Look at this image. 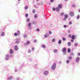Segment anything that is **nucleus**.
<instances>
[{
	"label": "nucleus",
	"mask_w": 80,
	"mask_h": 80,
	"mask_svg": "<svg viewBox=\"0 0 80 80\" xmlns=\"http://www.w3.org/2000/svg\"><path fill=\"white\" fill-rule=\"evenodd\" d=\"M30 41H27L26 43H25L24 44V45L25 46H27V45H28L29 44H30Z\"/></svg>",
	"instance_id": "5"
},
{
	"label": "nucleus",
	"mask_w": 80,
	"mask_h": 80,
	"mask_svg": "<svg viewBox=\"0 0 80 80\" xmlns=\"http://www.w3.org/2000/svg\"><path fill=\"white\" fill-rule=\"evenodd\" d=\"M71 42H73V39H72V40H71Z\"/></svg>",
	"instance_id": "58"
},
{
	"label": "nucleus",
	"mask_w": 80,
	"mask_h": 80,
	"mask_svg": "<svg viewBox=\"0 0 80 80\" xmlns=\"http://www.w3.org/2000/svg\"><path fill=\"white\" fill-rule=\"evenodd\" d=\"M74 55L73 53H71V55L72 56V55Z\"/></svg>",
	"instance_id": "55"
},
{
	"label": "nucleus",
	"mask_w": 80,
	"mask_h": 80,
	"mask_svg": "<svg viewBox=\"0 0 80 80\" xmlns=\"http://www.w3.org/2000/svg\"><path fill=\"white\" fill-rule=\"evenodd\" d=\"M34 8H37V6H36V5H34Z\"/></svg>",
	"instance_id": "53"
},
{
	"label": "nucleus",
	"mask_w": 80,
	"mask_h": 80,
	"mask_svg": "<svg viewBox=\"0 0 80 80\" xmlns=\"http://www.w3.org/2000/svg\"><path fill=\"white\" fill-rule=\"evenodd\" d=\"M72 44L71 42H68V46H69V47L70 46V45H71Z\"/></svg>",
	"instance_id": "18"
},
{
	"label": "nucleus",
	"mask_w": 80,
	"mask_h": 80,
	"mask_svg": "<svg viewBox=\"0 0 80 80\" xmlns=\"http://www.w3.org/2000/svg\"><path fill=\"white\" fill-rule=\"evenodd\" d=\"M28 60H29V61H30V62H31L32 61V58H30Z\"/></svg>",
	"instance_id": "40"
},
{
	"label": "nucleus",
	"mask_w": 80,
	"mask_h": 80,
	"mask_svg": "<svg viewBox=\"0 0 80 80\" xmlns=\"http://www.w3.org/2000/svg\"><path fill=\"white\" fill-rule=\"evenodd\" d=\"M72 8H75L76 7V5L75 4H73L72 6Z\"/></svg>",
	"instance_id": "29"
},
{
	"label": "nucleus",
	"mask_w": 80,
	"mask_h": 80,
	"mask_svg": "<svg viewBox=\"0 0 80 80\" xmlns=\"http://www.w3.org/2000/svg\"><path fill=\"white\" fill-rule=\"evenodd\" d=\"M67 25H64L63 26V27H64V28H66V27H67Z\"/></svg>",
	"instance_id": "49"
},
{
	"label": "nucleus",
	"mask_w": 80,
	"mask_h": 80,
	"mask_svg": "<svg viewBox=\"0 0 80 80\" xmlns=\"http://www.w3.org/2000/svg\"><path fill=\"white\" fill-rule=\"evenodd\" d=\"M78 45V43H77V42H76V43H74V45L76 47H77Z\"/></svg>",
	"instance_id": "25"
},
{
	"label": "nucleus",
	"mask_w": 80,
	"mask_h": 80,
	"mask_svg": "<svg viewBox=\"0 0 80 80\" xmlns=\"http://www.w3.org/2000/svg\"><path fill=\"white\" fill-rule=\"evenodd\" d=\"M42 47L43 48H45L46 47L45 45H42Z\"/></svg>",
	"instance_id": "34"
},
{
	"label": "nucleus",
	"mask_w": 80,
	"mask_h": 80,
	"mask_svg": "<svg viewBox=\"0 0 80 80\" xmlns=\"http://www.w3.org/2000/svg\"><path fill=\"white\" fill-rule=\"evenodd\" d=\"M26 21L27 22H30V19H29V18H28V19H27Z\"/></svg>",
	"instance_id": "21"
},
{
	"label": "nucleus",
	"mask_w": 80,
	"mask_h": 80,
	"mask_svg": "<svg viewBox=\"0 0 80 80\" xmlns=\"http://www.w3.org/2000/svg\"><path fill=\"white\" fill-rule=\"evenodd\" d=\"M19 40H20V38H16V39L15 43L16 44H19L20 43Z\"/></svg>",
	"instance_id": "3"
},
{
	"label": "nucleus",
	"mask_w": 80,
	"mask_h": 80,
	"mask_svg": "<svg viewBox=\"0 0 80 80\" xmlns=\"http://www.w3.org/2000/svg\"><path fill=\"white\" fill-rule=\"evenodd\" d=\"M58 7H59V10H60V9H62V4H59L58 5Z\"/></svg>",
	"instance_id": "9"
},
{
	"label": "nucleus",
	"mask_w": 80,
	"mask_h": 80,
	"mask_svg": "<svg viewBox=\"0 0 80 80\" xmlns=\"http://www.w3.org/2000/svg\"><path fill=\"white\" fill-rule=\"evenodd\" d=\"M27 35H26V34L24 35V37L26 38V37H27Z\"/></svg>",
	"instance_id": "51"
},
{
	"label": "nucleus",
	"mask_w": 80,
	"mask_h": 80,
	"mask_svg": "<svg viewBox=\"0 0 80 80\" xmlns=\"http://www.w3.org/2000/svg\"><path fill=\"white\" fill-rule=\"evenodd\" d=\"M62 40L63 41H65V40H66V38L65 37H63V38H62Z\"/></svg>",
	"instance_id": "33"
},
{
	"label": "nucleus",
	"mask_w": 80,
	"mask_h": 80,
	"mask_svg": "<svg viewBox=\"0 0 80 80\" xmlns=\"http://www.w3.org/2000/svg\"><path fill=\"white\" fill-rule=\"evenodd\" d=\"M32 24H35L36 25L37 24V22H36L35 21H33L32 22Z\"/></svg>",
	"instance_id": "19"
},
{
	"label": "nucleus",
	"mask_w": 80,
	"mask_h": 80,
	"mask_svg": "<svg viewBox=\"0 0 80 80\" xmlns=\"http://www.w3.org/2000/svg\"><path fill=\"white\" fill-rule=\"evenodd\" d=\"M13 77L12 76H9L8 78L7 79H8V80H11V79H13Z\"/></svg>",
	"instance_id": "8"
},
{
	"label": "nucleus",
	"mask_w": 80,
	"mask_h": 80,
	"mask_svg": "<svg viewBox=\"0 0 80 80\" xmlns=\"http://www.w3.org/2000/svg\"><path fill=\"white\" fill-rule=\"evenodd\" d=\"M14 36H17L18 34L17 33V32H15V33H14Z\"/></svg>",
	"instance_id": "30"
},
{
	"label": "nucleus",
	"mask_w": 80,
	"mask_h": 80,
	"mask_svg": "<svg viewBox=\"0 0 80 80\" xmlns=\"http://www.w3.org/2000/svg\"><path fill=\"white\" fill-rule=\"evenodd\" d=\"M79 18H80V16L79 15H78V16H77V19H79Z\"/></svg>",
	"instance_id": "38"
},
{
	"label": "nucleus",
	"mask_w": 80,
	"mask_h": 80,
	"mask_svg": "<svg viewBox=\"0 0 80 80\" xmlns=\"http://www.w3.org/2000/svg\"><path fill=\"white\" fill-rule=\"evenodd\" d=\"M31 22H30L29 23H28V26L31 27Z\"/></svg>",
	"instance_id": "31"
},
{
	"label": "nucleus",
	"mask_w": 80,
	"mask_h": 80,
	"mask_svg": "<svg viewBox=\"0 0 80 80\" xmlns=\"http://www.w3.org/2000/svg\"><path fill=\"white\" fill-rule=\"evenodd\" d=\"M23 65H22L21 66V67H20V69H21V68H22V67H23Z\"/></svg>",
	"instance_id": "48"
},
{
	"label": "nucleus",
	"mask_w": 80,
	"mask_h": 80,
	"mask_svg": "<svg viewBox=\"0 0 80 80\" xmlns=\"http://www.w3.org/2000/svg\"><path fill=\"white\" fill-rule=\"evenodd\" d=\"M40 30L39 29V28H38L37 29V31H38V32H39Z\"/></svg>",
	"instance_id": "41"
},
{
	"label": "nucleus",
	"mask_w": 80,
	"mask_h": 80,
	"mask_svg": "<svg viewBox=\"0 0 80 80\" xmlns=\"http://www.w3.org/2000/svg\"><path fill=\"white\" fill-rule=\"evenodd\" d=\"M18 47L17 45H16L14 47V50L16 51L18 50Z\"/></svg>",
	"instance_id": "12"
},
{
	"label": "nucleus",
	"mask_w": 80,
	"mask_h": 80,
	"mask_svg": "<svg viewBox=\"0 0 80 80\" xmlns=\"http://www.w3.org/2000/svg\"><path fill=\"white\" fill-rule=\"evenodd\" d=\"M10 54H6L5 55V60H8L10 59Z\"/></svg>",
	"instance_id": "2"
},
{
	"label": "nucleus",
	"mask_w": 80,
	"mask_h": 80,
	"mask_svg": "<svg viewBox=\"0 0 80 80\" xmlns=\"http://www.w3.org/2000/svg\"><path fill=\"white\" fill-rule=\"evenodd\" d=\"M62 62L61 61L59 62V63H62Z\"/></svg>",
	"instance_id": "63"
},
{
	"label": "nucleus",
	"mask_w": 80,
	"mask_h": 80,
	"mask_svg": "<svg viewBox=\"0 0 80 80\" xmlns=\"http://www.w3.org/2000/svg\"><path fill=\"white\" fill-rule=\"evenodd\" d=\"M52 10L53 11H55L56 10V9L55 8H53L52 9Z\"/></svg>",
	"instance_id": "39"
},
{
	"label": "nucleus",
	"mask_w": 80,
	"mask_h": 80,
	"mask_svg": "<svg viewBox=\"0 0 80 80\" xmlns=\"http://www.w3.org/2000/svg\"><path fill=\"white\" fill-rule=\"evenodd\" d=\"M78 56H80V53H78Z\"/></svg>",
	"instance_id": "59"
},
{
	"label": "nucleus",
	"mask_w": 80,
	"mask_h": 80,
	"mask_svg": "<svg viewBox=\"0 0 80 80\" xmlns=\"http://www.w3.org/2000/svg\"><path fill=\"white\" fill-rule=\"evenodd\" d=\"M68 53H70V52H71V49H70V48H68Z\"/></svg>",
	"instance_id": "23"
},
{
	"label": "nucleus",
	"mask_w": 80,
	"mask_h": 80,
	"mask_svg": "<svg viewBox=\"0 0 80 80\" xmlns=\"http://www.w3.org/2000/svg\"><path fill=\"white\" fill-rule=\"evenodd\" d=\"M68 37H69L70 38H71L72 37V35L70 34H69L68 35Z\"/></svg>",
	"instance_id": "37"
},
{
	"label": "nucleus",
	"mask_w": 80,
	"mask_h": 80,
	"mask_svg": "<svg viewBox=\"0 0 80 80\" xmlns=\"http://www.w3.org/2000/svg\"><path fill=\"white\" fill-rule=\"evenodd\" d=\"M28 6H26L25 7V9H26V10L28 9Z\"/></svg>",
	"instance_id": "28"
},
{
	"label": "nucleus",
	"mask_w": 80,
	"mask_h": 80,
	"mask_svg": "<svg viewBox=\"0 0 80 80\" xmlns=\"http://www.w3.org/2000/svg\"><path fill=\"white\" fill-rule=\"evenodd\" d=\"M62 40L61 39L59 40V41L58 42V44H61L62 43Z\"/></svg>",
	"instance_id": "16"
},
{
	"label": "nucleus",
	"mask_w": 80,
	"mask_h": 80,
	"mask_svg": "<svg viewBox=\"0 0 80 80\" xmlns=\"http://www.w3.org/2000/svg\"><path fill=\"white\" fill-rule=\"evenodd\" d=\"M28 53H31L32 51L31 50H30V49H29L28 51Z\"/></svg>",
	"instance_id": "24"
},
{
	"label": "nucleus",
	"mask_w": 80,
	"mask_h": 80,
	"mask_svg": "<svg viewBox=\"0 0 80 80\" xmlns=\"http://www.w3.org/2000/svg\"><path fill=\"white\" fill-rule=\"evenodd\" d=\"M49 73V72L48 71H47V70H46V71H45L43 72V74L44 75H45V76H47V75H48V74Z\"/></svg>",
	"instance_id": "4"
},
{
	"label": "nucleus",
	"mask_w": 80,
	"mask_h": 80,
	"mask_svg": "<svg viewBox=\"0 0 80 80\" xmlns=\"http://www.w3.org/2000/svg\"><path fill=\"white\" fill-rule=\"evenodd\" d=\"M52 32H51V31H49V34H52Z\"/></svg>",
	"instance_id": "42"
},
{
	"label": "nucleus",
	"mask_w": 80,
	"mask_h": 80,
	"mask_svg": "<svg viewBox=\"0 0 80 80\" xmlns=\"http://www.w3.org/2000/svg\"><path fill=\"white\" fill-rule=\"evenodd\" d=\"M62 51L63 52H65L66 51V48H63L62 50Z\"/></svg>",
	"instance_id": "13"
},
{
	"label": "nucleus",
	"mask_w": 80,
	"mask_h": 80,
	"mask_svg": "<svg viewBox=\"0 0 80 80\" xmlns=\"http://www.w3.org/2000/svg\"><path fill=\"white\" fill-rule=\"evenodd\" d=\"M35 10H33L32 11V12H33V13H35Z\"/></svg>",
	"instance_id": "52"
},
{
	"label": "nucleus",
	"mask_w": 80,
	"mask_h": 80,
	"mask_svg": "<svg viewBox=\"0 0 80 80\" xmlns=\"http://www.w3.org/2000/svg\"><path fill=\"white\" fill-rule=\"evenodd\" d=\"M34 18H37V14H35L34 16Z\"/></svg>",
	"instance_id": "36"
},
{
	"label": "nucleus",
	"mask_w": 80,
	"mask_h": 80,
	"mask_svg": "<svg viewBox=\"0 0 80 80\" xmlns=\"http://www.w3.org/2000/svg\"><path fill=\"white\" fill-rule=\"evenodd\" d=\"M64 16H65V18L63 19V20L64 21H66V17H65V15H64Z\"/></svg>",
	"instance_id": "32"
},
{
	"label": "nucleus",
	"mask_w": 80,
	"mask_h": 80,
	"mask_svg": "<svg viewBox=\"0 0 80 80\" xmlns=\"http://www.w3.org/2000/svg\"><path fill=\"white\" fill-rule=\"evenodd\" d=\"M15 72H17V69H15Z\"/></svg>",
	"instance_id": "56"
},
{
	"label": "nucleus",
	"mask_w": 80,
	"mask_h": 80,
	"mask_svg": "<svg viewBox=\"0 0 80 80\" xmlns=\"http://www.w3.org/2000/svg\"><path fill=\"white\" fill-rule=\"evenodd\" d=\"M56 67V63H53V65H52L51 67V69L52 70H55Z\"/></svg>",
	"instance_id": "1"
},
{
	"label": "nucleus",
	"mask_w": 80,
	"mask_h": 80,
	"mask_svg": "<svg viewBox=\"0 0 80 80\" xmlns=\"http://www.w3.org/2000/svg\"><path fill=\"white\" fill-rule=\"evenodd\" d=\"M56 10L57 11V12H59V11H60V9L59 7L56 8Z\"/></svg>",
	"instance_id": "15"
},
{
	"label": "nucleus",
	"mask_w": 80,
	"mask_h": 80,
	"mask_svg": "<svg viewBox=\"0 0 80 80\" xmlns=\"http://www.w3.org/2000/svg\"><path fill=\"white\" fill-rule=\"evenodd\" d=\"M17 79L18 80H19V78H17Z\"/></svg>",
	"instance_id": "61"
},
{
	"label": "nucleus",
	"mask_w": 80,
	"mask_h": 80,
	"mask_svg": "<svg viewBox=\"0 0 80 80\" xmlns=\"http://www.w3.org/2000/svg\"><path fill=\"white\" fill-rule=\"evenodd\" d=\"M56 41V39L55 38H53L52 40V42H54Z\"/></svg>",
	"instance_id": "27"
},
{
	"label": "nucleus",
	"mask_w": 80,
	"mask_h": 80,
	"mask_svg": "<svg viewBox=\"0 0 80 80\" xmlns=\"http://www.w3.org/2000/svg\"><path fill=\"white\" fill-rule=\"evenodd\" d=\"M34 67H37L38 65H37V64H36V65H34Z\"/></svg>",
	"instance_id": "60"
},
{
	"label": "nucleus",
	"mask_w": 80,
	"mask_h": 80,
	"mask_svg": "<svg viewBox=\"0 0 80 80\" xmlns=\"http://www.w3.org/2000/svg\"><path fill=\"white\" fill-rule=\"evenodd\" d=\"M72 57H69L68 58V59H69V60H71L72 59Z\"/></svg>",
	"instance_id": "46"
},
{
	"label": "nucleus",
	"mask_w": 80,
	"mask_h": 80,
	"mask_svg": "<svg viewBox=\"0 0 80 80\" xmlns=\"http://www.w3.org/2000/svg\"><path fill=\"white\" fill-rule=\"evenodd\" d=\"M80 58L79 57H77L76 58V62L77 63H78L79 62Z\"/></svg>",
	"instance_id": "10"
},
{
	"label": "nucleus",
	"mask_w": 80,
	"mask_h": 80,
	"mask_svg": "<svg viewBox=\"0 0 80 80\" xmlns=\"http://www.w3.org/2000/svg\"><path fill=\"white\" fill-rule=\"evenodd\" d=\"M78 12H80V9H78Z\"/></svg>",
	"instance_id": "62"
},
{
	"label": "nucleus",
	"mask_w": 80,
	"mask_h": 80,
	"mask_svg": "<svg viewBox=\"0 0 80 80\" xmlns=\"http://www.w3.org/2000/svg\"><path fill=\"white\" fill-rule=\"evenodd\" d=\"M14 53V51L13 50H12V49H10V54H11V55H12V54H13Z\"/></svg>",
	"instance_id": "7"
},
{
	"label": "nucleus",
	"mask_w": 80,
	"mask_h": 80,
	"mask_svg": "<svg viewBox=\"0 0 80 80\" xmlns=\"http://www.w3.org/2000/svg\"><path fill=\"white\" fill-rule=\"evenodd\" d=\"M70 15L72 17H73V16L74 15V13L73 12H70Z\"/></svg>",
	"instance_id": "6"
},
{
	"label": "nucleus",
	"mask_w": 80,
	"mask_h": 80,
	"mask_svg": "<svg viewBox=\"0 0 80 80\" xmlns=\"http://www.w3.org/2000/svg\"><path fill=\"white\" fill-rule=\"evenodd\" d=\"M64 12H62L61 13V16H63V15H64Z\"/></svg>",
	"instance_id": "44"
},
{
	"label": "nucleus",
	"mask_w": 80,
	"mask_h": 80,
	"mask_svg": "<svg viewBox=\"0 0 80 80\" xmlns=\"http://www.w3.org/2000/svg\"><path fill=\"white\" fill-rule=\"evenodd\" d=\"M54 53H56L58 52V50L57 49H54L53 50Z\"/></svg>",
	"instance_id": "17"
},
{
	"label": "nucleus",
	"mask_w": 80,
	"mask_h": 80,
	"mask_svg": "<svg viewBox=\"0 0 80 80\" xmlns=\"http://www.w3.org/2000/svg\"><path fill=\"white\" fill-rule=\"evenodd\" d=\"M64 55H65L66 54V53L64 52Z\"/></svg>",
	"instance_id": "64"
},
{
	"label": "nucleus",
	"mask_w": 80,
	"mask_h": 80,
	"mask_svg": "<svg viewBox=\"0 0 80 80\" xmlns=\"http://www.w3.org/2000/svg\"><path fill=\"white\" fill-rule=\"evenodd\" d=\"M65 18H66V20L67 21V18H68V14H65Z\"/></svg>",
	"instance_id": "20"
},
{
	"label": "nucleus",
	"mask_w": 80,
	"mask_h": 80,
	"mask_svg": "<svg viewBox=\"0 0 80 80\" xmlns=\"http://www.w3.org/2000/svg\"><path fill=\"white\" fill-rule=\"evenodd\" d=\"M72 22H69V24H72Z\"/></svg>",
	"instance_id": "57"
},
{
	"label": "nucleus",
	"mask_w": 80,
	"mask_h": 80,
	"mask_svg": "<svg viewBox=\"0 0 80 80\" xmlns=\"http://www.w3.org/2000/svg\"><path fill=\"white\" fill-rule=\"evenodd\" d=\"M28 14H26V18H28Z\"/></svg>",
	"instance_id": "45"
},
{
	"label": "nucleus",
	"mask_w": 80,
	"mask_h": 80,
	"mask_svg": "<svg viewBox=\"0 0 80 80\" xmlns=\"http://www.w3.org/2000/svg\"><path fill=\"white\" fill-rule=\"evenodd\" d=\"M37 40H34L33 41V42H37Z\"/></svg>",
	"instance_id": "50"
},
{
	"label": "nucleus",
	"mask_w": 80,
	"mask_h": 80,
	"mask_svg": "<svg viewBox=\"0 0 80 80\" xmlns=\"http://www.w3.org/2000/svg\"><path fill=\"white\" fill-rule=\"evenodd\" d=\"M5 32H2L1 34V36L3 37L4 36H5Z\"/></svg>",
	"instance_id": "14"
},
{
	"label": "nucleus",
	"mask_w": 80,
	"mask_h": 80,
	"mask_svg": "<svg viewBox=\"0 0 80 80\" xmlns=\"http://www.w3.org/2000/svg\"><path fill=\"white\" fill-rule=\"evenodd\" d=\"M44 37L45 38H47L48 36L47 35L45 34V35H44Z\"/></svg>",
	"instance_id": "35"
},
{
	"label": "nucleus",
	"mask_w": 80,
	"mask_h": 80,
	"mask_svg": "<svg viewBox=\"0 0 80 80\" xmlns=\"http://www.w3.org/2000/svg\"><path fill=\"white\" fill-rule=\"evenodd\" d=\"M35 50L34 47H32V50L33 51V50Z\"/></svg>",
	"instance_id": "43"
},
{
	"label": "nucleus",
	"mask_w": 80,
	"mask_h": 80,
	"mask_svg": "<svg viewBox=\"0 0 80 80\" xmlns=\"http://www.w3.org/2000/svg\"><path fill=\"white\" fill-rule=\"evenodd\" d=\"M17 33H18V35H20V30H18V31H17Z\"/></svg>",
	"instance_id": "22"
},
{
	"label": "nucleus",
	"mask_w": 80,
	"mask_h": 80,
	"mask_svg": "<svg viewBox=\"0 0 80 80\" xmlns=\"http://www.w3.org/2000/svg\"><path fill=\"white\" fill-rule=\"evenodd\" d=\"M72 38L73 40V42H74V40L75 38V36L74 35H72Z\"/></svg>",
	"instance_id": "11"
},
{
	"label": "nucleus",
	"mask_w": 80,
	"mask_h": 80,
	"mask_svg": "<svg viewBox=\"0 0 80 80\" xmlns=\"http://www.w3.org/2000/svg\"><path fill=\"white\" fill-rule=\"evenodd\" d=\"M68 33H70V30H68Z\"/></svg>",
	"instance_id": "54"
},
{
	"label": "nucleus",
	"mask_w": 80,
	"mask_h": 80,
	"mask_svg": "<svg viewBox=\"0 0 80 80\" xmlns=\"http://www.w3.org/2000/svg\"><path fill=\"white\" fill-rule=\"evenodd\" d=\"M54 0H50L51 2H54Z\"/></svg>",
	"instance_id": "47"
},
{
	"label": "nucleus",
	"mask_w": 80,
	"mask_h": 80,
	"mask_svg": "<svg viewBox=\"0 0 80 80\" xmlns=\"http://www.w3.org/2000/svg\"><path fill=\"white\" fill-rule=\"evenodd\" d=\"M69 62H70V60H67L66 61L67 63L68 64V63H69Z\"/></svg>",
	"instance_id": "26"
}]
</instances>
